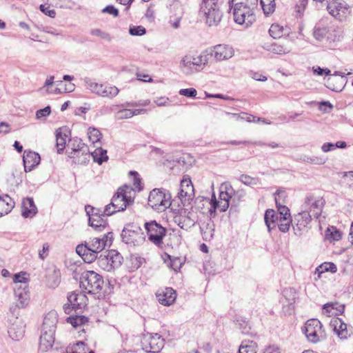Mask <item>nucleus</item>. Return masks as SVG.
<instances>
[{
	"mask_svg": "<svg viewBox=\"0 0 353 353\" xmlns=\"http://www.w3.org/2000/svg\"><path fill=\"white\" fill-rule=\"evenodd\" d=\"M276 203V207H277V214H279V217L282 216H288L290 217V210L288 207L285 205H282L281 204L279 203L278 199L275 198Z\"/></svg>",
	"mask_w": 353,
	"mask_h": 353,
	"instance_id": "56",
	"label": "nucleus"
},
{
	"mask_svg": "<svg viewBox=\"0 0 353 353\" xmlns=\"http://www.w3.org/2000/svg\"><path fill=\"white\" fill-rule=\"evenodd\" d=\"M14 296L17 301V305L19 307H24L28 303L29 291L27 283H21L14 287Z\"/></svg>",
	"mask_w": 353,
	"mask_h": 353,
	"instance_id": "18",
	"label": "nucleus"
},
{
	"mask_svg": "<svg viewBox=\"0 0 353 353\" xmlns=\"http://www.w3.org/2000/svg\"><path fill=\"white\" fill-rule=\"evenodd\" d=\"M8 334L13 340L19 341L23 337L24 330L21 325H12L8 329Z\"/></svg>",
	"mask_w": 353,
	"mask_h": 353,
	"instance_id": "44",
	"label": "nucleus"
},
{
	"mask_svg": "<svg viewBox=\"0 0 353 353\" xmlns=\"http://www.w3.org/2000/svg\"><path fill=\"white\" fill-rule=\"evenodd\" d=\"M182 17V15L170 16L168 21L170 26L174 29H178L180 27Z\"/></svg>",
	"mask_w": 353,
	"mask_h": 353,
	"instance_id": "58",
	"label": "nucleus"
},
{
	"mask_svg": "<svg viewBox=\"0 0 353 353\" xmlns=\"http://www.w3.org/2000/svg\"><path fill=\"white\" fill-rule=\"evenodd\" d=\"M174 222L183 230H188L194 225V221L186 215L174 217Z\"/></svg>",
	"mask_w": 353,
	"mask_h": 353,
	"instance_id": "35",
	"label": "nucleus"
},
{
	"mask_svg": "<svg viewBox=\"0 0 353 353\" xmlns=\"http://www.w3.org/2000/svg\"><path fill=\"white\" fill-rule=\"evenodd\" d=\"M327 10L330 15L340 21L346 19L350 14V8L343 1L332 0L327 4Z\"/></svg>",
	"mask_w": 353,
	"mask_h": 353,
	"instance_id": "16",
	"label": "nucleus"
},
{
	"mask_svg": "<svg viewBox=\"0 0 353 353\" xmlns=\"http://www.w3.org/2000/svg\"><path fill=\"white\" fill-rule=\"evenodd\" d=\"M179 68L181 72L186 75H190L203 70L197 54H185L182 57Z\"/></svg>",
	"mask_w": 353,
	"mask_h": 353,
	"instance_id": "12",
	"label": "nucleus"
},
{
	"mask_svg": "<svg viewBox=\"0 0 353 353\" xmlns=\"http://www.w3.org/2000/svg\"><path fill=\"white\" fill-rule=\"evenodd\" d=\"M123 242L126 244H135L139 234L135 231L124 228L121 232Z\"/></svg>",
	"mask_w": 353,
	"mask_h": 353,
	"instance_id": "36",
	"label": "nucleus"
},
{
	"mask_svg": "<svg viewBox=\"0 0 353 353\" xmlns=\"http://www.w3.org/2000/svg\"><path fill=\"white\" fill-rule=\"evenodd\" d=\"M257 343L253 341H243L239 348V353H256Z\"/></svg>",
	"mask_w": 353,
	"mask_h": 353,
	"instance_id": "39",
	"label": "nucleus"
},
{
	"mask_svg": "<svg viewBox=\"0 0 353 353\" xmlns=\"http://www.w3.org/2000/svg\"><path fill=\"white\" fill-rule=\"evenodd\" d=\"M240 181L247 185H257L259 184V180L258 179L251 177L246 174H242L240 176Z\"/></svg>",
	"mask_w": 353,
	"mask_h": 353,
	"instance_id": "55",
	"label": "nucleus"
},
{
	"mask_svg": "<svg viewBox=\"0 0 353 353\" xmlns=\"http://www.w3.org/2000/svg\"><path fill=\"white\" fill-rule=\"evenodd\" d=\"M68 301L73 309L81 310L87 305L88 298L83 292L74 291L68 296Z\"/></svg>",
	"mask_w": 353,
	"mask_h": 353,
	"instance_id": "19",
	"label": "nucleus"
},
{
	"mask_svg": "<svg viewBox=\"0 0 353 353\" xmlns=\"http://www.w3.org/2000/svg\"><path fill=\"white\" fill-rule=\"evenodd\" d=\"M194 188L192 182L190 179H183L181 181L180 190L178 196L181 200L188 197L191 198L193 194Z\"/></svg>",
	"mask_w": 353,
	"mask_h": 353,
	"instance_id": "29",
	"label": "nucleus"
},
{
	"mask_svg": "<svg viewBox=\"0 0 353 353\" xmlns=\"http://www.w3.org/2000/svg\"><path fill=\"white\" fill-rule=\"evenodd\" d=\"M154 102L158 105V106H168L170 105V99L166 97H157Z\"/></svg>",
	"mask_w": 353,
	"mask_h": 353,
	"instance_id": "63",
	"label": "nucleus"
},
{
	"mask_svg": "<svg viewBox=\"0 0 353 353\" xmlns=\"http://www.w3.org/2000/svg\"><path fill=\"white\" fill-rule=\"evenodd\" d=\"M330 326L341 339H346L351 334V330L348 329L347 325L341 319H332L330 321Z\"/></svg>",
	"mask_w": 353,
	"mask_h": 353,
	"instance_id": "20",
	"label": "nucleus"
},
{
	"mask_svg": "<svg viewBox=\"0 0 353 353\" xmlns=\"http://www.w3.org/2000/svg\"><path fill=\"white\" fill-rule=\"evenodd\" d=\"M279 217V214L274 210H266L264 219L269 232L276 227Z\"/></svg>",
	"mask_w": 353,
	"mask_h": 353,
	"instance_id": "33",
	"label": "nucleus"
},
{
	"mask_svg": "<svg viewBox=\"0 0 353 353\" xmlns=\"http://www.w3.org/2000/svg\"><path fill=\"white\" fill-rule=\"evenodd\" d=\"M67 151L70 158H77L79 153L81 154L82 159L78 160L79 164L85 163L90 160V154L88 147L78 137L68 140Z\"/></svg>",
	"mask_w": 353,
	"mask_h": 353,
	"instance_id": "8",
	"label": "nucleus"
},
{
	"mask_svg": "<svg viewBox=\"0 0 353 353\" xmlns=\"http://www.w3.org/2000/svg\"><path fill=\"white\" fill-rule=\"evenodd\" d=\"M269 33L274 39L281 38L283 35L288 33V28L279 23H273L269 29Z\"/></svg>",
	"mask_w": 353,
	"mask_h": 353,
	"instance_id": "40",
	"label": "nucleus"
},
{
	"mask_svg": "<svg viewBox=\"0 0 353 353\" xmlns=\"http://www.w3.org/2000/svg\"><path fill=\"white\" fill-rule=\"evenodd\" d=\"M325 239L332 242L339 241L341 239V232L335 227H330L325 231Z\"/></svg>",
	"mask_w": 353,
	"mask_h": 353,
	"instance_id": "46",
	"label": "nucleus"
},
{
	"mask_svg": "<svg viewBox=\"0 0 353 353\" xmlns=\"http://www.w3.org/2000/svg\"><path fill=\"white\" fill-rule=\"evenodd\" d=\"M327 87L335 92H340L343 88V77H330L327 80Z\"/></svg>",
	"mask_w": 353,
	"mask_h": 353,
	"instance_id": "41",
	"label": "nucleus"
},
{
	"mask_svg": "<svg viewBox=\"0 0 353 353\" xmlns=\"http://www.w3.org/2000/svg\"><path fill=\"white\" fill-rule=\"evenodd\" d=\"M141 345L147 352H159L164 345V340L159 334L147 333L143 336Z\"/></svg>",
	"mask_w": 353,
	"mask_h": 353,
	"instance_id": "13",
	"label": "nucleus"
},
{
	"mask_svg": "<svg viewBox=\"0 0 353 353\" xmlns=\"http://www.w3.org/2000/svg\"><path fill=\"white\" fill-rule=\"evenodd\" d=\"M260 3L265 16H270L275 11V0H260Z\"/></svg>",
	"mask_w": 353,
	"mask_h": 353,
	"instance_id": "45",
	"label": "nucleus"
},
{
	"mask_svg": "<svg viewBox=\"0 0 353 353\" xmlns=\"http://www.w3.org/2000/svg\"><path fill=\"white\" fill-rule=\"evenodd\" d=\"M122 259L119 253L112 250L107 255L101 254L97 259V263L103 270L110 272L121 265Z\"/></svg>",
	"mask_w": 353,
	"mask_h": 353,
	"instance_id": "11",
	"label": "nucleus"
},
{
	"mask_svg": "<svg viewBox=\"0 0 353 353\" xmlns=\"http://www.w3.org/2000/svg\"><path fill=\"white\" fill-rule=\"evenodd\" d=\"M210 48L215 62L228 61L235 54L234 48L229 44H217Z\"/></svg>",
	"mask_w": 353,
	"mask_h": 353,
	"instance_id": "14",
	"label": "nucleus"
},
{
	"mask_svg": "<svg viewBox=\"0 0 353 353\" xmlns=\"http://www.w3.org/2000/svg\"><path fill=\"white\" fill-rule=\"evenodd\" d=\"M263 353H281V350L278 346L270 345L264 349Z\"/></svg>",
	"mask_w": 353,
	"mask_h": 353,
	"instance_id": "64",
	"label": "nucleus"
},
{
	"mask_svg": "<svg viewBox=\"0 0 353 353\" xmlns=\"http://www.w3.org/2000/svg\"><path fill=\"white\" fill-rule=\"evenodd\" d=\"M325 203L323 197L308 196L305 198L302 208L317 219L321 215Z\"/></svg>",
	"mask_w": 353,
	"mask_h": 353,
	"instance_id": "15",
	"label": "nucleus"
},
{
	"mask_svg": "<svg viewBox=\"0 0 353 353\" xmlns=\"http://www.w3.org/2000/svg\"><path fill=\"white\" fill-rule=\"evenodd\" d=\"M200 14L208 26H218L223 17L221 2L219 0H203Z\"/></svg>",
	"mask_w": 353,
	"mask_h": 353,
	"instance_id": "3",
	"label": "nucleus"
},
{
	"mask_svg": "<svg viewBox=\"0 0 353 353\" xmlns=\"http://www.w3.org/2000/svg\"><path fill=\"white\" fill-rule=\"evenodd\" d=\"M227 114L228 116H230V117H232L233 119H235L236 120L241 119L246 120L248 122H251L252 117V115L248 114H245V113H243V116H240V115H239L237 114L229 113V112H228Z\"/></svg>",
	"mask_w": 353,
	"mask_h": 353,
	"instance_id": "62",
	"label": "nucleus"
},
{
	"mask_svg": "<svg viewBox=\"0 0 353 353\" xmlns=\"http://www.w3.org/2000/svg\"><path fill=\"white\" fill-rule=\"evenodd\" d=\"M14 207V201L8 196L5 194L0 196V217L8 214Z\"/></svg>",
	"mask_w": 353,
	"mask_h": 353,
	"instance_id": "28",
	"label": "nucleus"
},
{
	"mask_svg": "<svg viewBox=\"0 0 353 353\" xmlns=\"http://www.w3.org/2000/svg\"><path fill=\"white\" fill-rule=\"evenodd\" d=\"M302 161L311 164H315V165H323L325 163V160L321 157H316V156H303L301 158Z\"/></svg>",
	"mask_w": 353,
	"mask_h": 353,
	"instance_id": "54",
	"label": "nucleus"
},
{
	"mask_svg": "<svg viewBox=\"0 0 353 353\" xmlns=\"http://www.w3.org/2000/svg\"><path fill=\"white\" fill-rule=\"evenodd\" d=\"M267 50L276 54H286L292 51V46L289 43H274L271 44Z\"/></svg>",
	"mask_w": 353,
	"mask_h": 353,
	"instance_id": "32",
	"label": "nucleus"
},
{
	"mask_svg": "<svg viewBox=\"0 0 353 353\" xmlns=\"http://www.w3.org/2000/svg\"><path fill=\"white\" fill-rule=\"evenodd\" d=\"M337 271L336 265L330 262H325L320 265L315 271V274H318V277L320 278L323 273L330 272L334 273Z\"/></svg>",
	"mask_w": 353,
	"mask_h": 353,
	"instance_id": "43",
	"label": "nucleus"
},
{
	"mask_svg": "<svg viewBox=\"0 0 353 353\" xmlns=\"http://www.w3.org/2000/svg\"><path fill=\"white\" fill-rule=\"evenodd\" d=\"M92 210V215L89 219V224L91 227L98 231H101L107 226V221L103 218L106 216L103 213V210L101 211L98 208H90Z\"/></svg>",
	"mask_w": 353,
	"mask_h": 353,
	"instance_id": "17",
	"label": "nucleus"
},
{
	"mask_svg": "<svg viewBox=\"0 0 353 353\" xmlns=\"http://www.w3.org/2000/svg\"><path fill=\"white\" fill-rule=\"evenodd\" d=\"M88 136L90 141L92 143H98L102 137V134L100 131L95 128H88Z\"/></svg>",
	"mask_w": 353,
	"mask_h": 353,
	"instance_id": "50",
	"label": "nucleus"
},
{
	"mask_svg": "<svg viewBox=\"0 0 353 353\" xmlns=\"http://www.w3.org/2000/svg\"><path fill=\"white\" fill-rule=\"evenodd\" d=\"M54 343V332L41 331L39 341V350L46 352L52 347Z\"/></svg>",
	"mask_w": 353,
	"mask_h": 353,
	"instance_id": "23",
	"label": "nucleus"
},
{
	"mask_svg": "<svg viewBox=\"0 0 353 353\" xmlns=\"http://www.w3.org/2000/svg\"><path fill=\"white\" fill-rule=\"evenodd\" d=\"M39 8H40V10L43 13H44L45 14H46L52 18H54L56 15L55 10L53 9H50V7L48 5V3H46L44 5L41 4Z\"/></svg>",
	"mask_w": 353,
	"mask_h": 353,
	"instance_id": "60",
	"label": "nucleus"
},
{
	"mask_svg": "<svg viewBox=\"0 0 353 353\" xmlns=\"http://www.w3.org/2000/svg\"><path fill=\"white\" fill-rule=\"evenodd\" d=\"M84 84L86 90H89L92 94L101 97L103 83L97 82L91 78L85 77L84 79Z\"/></svg>",
	"mask_w": 353,
	"mask_h": 353,
	"instance_id": "30",
	"label": "nucleus"
},
{
	"mask_svg": "<svg viewBox=\"0 0 353 353\" xmlns=\"http://www.w3.org/2000/svg\"><path fill=\"white\" fill-rule=\"evenodd\" d=\"M86 347L83 342H78L67 347L65 353H86Z\"/></svg>",
	"mask_w": 353,
	"mask_h": 353,
	"instance_id": "51",
	"label": "nucleus"
},
{
	"mask_svg": "<svg viewBox=\"0 0 353 353\" xmlns=\"http://www.w3.org/2000/svg\"><path fill=\"white\" fill-rule=\"evenodd\" d=\"M292 222V219L288 216L279 217L276 225L279 230L283 232H286L290 229V224Z\"/></svg>",
	"mask_w": 353,
	"mask_h": 353,
	"instance_id": "52",
	"label": "nucleus"
},
{
	"mask_svg": "<svg viewBox=\"0 0 353 353\" xmlns=\"http://www.w3.org/2000/svg\"><path fill=\"white\" fill-rule=\"evenodd\" d=\"M148 239L152 243L160 246L166 234V229L156 221H150L144 223Z\"/></svg>",
	"mask_w": 353,
	"mask_h": 353,
	"instance_id": "10",
	"label": "nucleus"
},
{
	"mask_svg": "<svg viewBox=\"0 0 353 353\" xmlns=\"http://www.w3.org/2000/svg\"><path fill=\"white\" fill-rule=\"evenodd\" d=\"M256 6H252L250 3L240 2L234 6L233 16L234 21L245 28L250 27L256 20L254 10Z\"/></svg>",
	"mask_w": 353,
	"mask_h": 353,
	"instance_id": "5",
	"label": "nucleus"
},
{
	"mask_svg": "<svg viewBox=\"0 0 353 353\" xmlns=\"http://www.w3.org/2000/svg\"><path fill=\"white\" fill-rule=\"evenodd\" d=\"M158 301L165 306L172 305L176 300V292L171 288H166L157 293Z\"/></svg>",
	"mask_w": 353,
	"mask_h": 353,
	"instance_id": "22",
	"label": "nucleus"
},
{
	"mask_svg": "<svg viewBox=\"0 0 353 353\" xmlns=\"http://www.w3.org/2000/svg\"><path fill=\"white\" fill-rule=\"evenodd\" d=\"M197 56L199 59L203 69L209 65L210 59L212 58L210 48H208L201 51L199 54H197Z\"/></svg>",
	"mask_w": 353,
	"mask_h": 353,
	"instance_id": "48",
	"label": "nucleus"
},
{
	"mask_svg": "<svg viewBox=\"0 0 353 353\" xmlns=\"http://www.w3.org/2000/svg\"><path fill=\"white\" fill-rule=\"evenodd\" d=\"M41 161L38 153L32 151H25L23 157L24 170L27 172L32 171L37 166Z\"/></svg>",
	"mask_w": 353,
	"mask_h": 353,
	"instance_id": "21",
	"label": "nucleus"
},
{
	"mask_svg": "<svg viewBox=\"0 0 353 353\" xmlns=\"http://www.w3.org/2000/svg\"><path fill=\"white\" fill-rule=\"evenodd\" d=\"M119 93V89L108 83H103L101 97L112 99Z\"/></svg>",
	"mask_w": 353,
	"mask_h": 353,
	"instance_id": "38",
	"label": "nucleus"
},
{
	"mask_svg": "<svg viewBox=\"0 0 353 353\" xmlns=\"http://www.w3.org/2000/svg\"><path fill=\"white\" fill-rule=\"evenodd\" d=\"M304 333L307 340L314 343L321 341L325 338L322 324L316 319L307 321L304 327Z\"/></svg>",
	"mask_w": 353,
	"mask_h": 353,
	"instance_id": "9",
	"label": "nucleus"
},
{
	"mask_svg": "<svg viewBox=\"0 0 353 353\" xmlns=\"http://www.w3.org/2000/svg\"><path fill=\"white\" fill-rule=\"evenodd\" d=\"M148 204L155 211L163 212L171 205V195L166 190L155 188L149 194Z\"/></svg>",
	"mask_w": 353,
	"mask_h": 353,
	"instance_id": "6",
	"label": "nucleus"
},
{
	"mask_svg": "<svg viewBox=\"0 0 353 353\" xmlns=\"http://www.w3.org/2000/svg\"><path fill=\"white\" fill-rule=\"evenodd\" d=\"M66 321L71 324L73 327L77 328L87 323L88 318L85 316H71L68 317Z\"/></svg>",
	"mask_w": 353,
	"mask_h": 353,
	"instance_id": "47",
	"label": "nucleus"
},
{
	"mask_svg": "<svg viewBox=\"0 0 353 353\" xmlns=\"http://www.w3.org/2000/svg\"><path fill=\"white\" fill-rule=\"evenodd\" d=\"M90 157H92L94 161L100 165L106 161L108 159L107 151L105 150H103L100 147L97 148L94 152H90Z\"/></svg>",
	"mask_w": 353,
	"mask_h": 353,
	"instance_id": "42",
	"label": "nucleus"
},
{
	"mask_svg": "<svg viewBox=\"0 0 353 353\" xmlns=\"http://www.w3.org/2000/svg\"><path fill=\"white\" fill-rule=\"evenodd\" d=\"M133 189L128 185H123L118 188L117 192L112 196L110 203L107 205L103 213L107 216L123 211L127 206L134 202Z\"/></svg>",
	"mask_w": 353,
	"mask_h": 353,
	"instance_id": "2",
	"label": "nucleus"
},
{
	"mask_svg": "<svg viewBox=\"0 0 353 353\" xmlns=\"http://www.w3.org/2000/svg\"><path fill=\"white\" fill-rule=\"evenodd\" d=\"M179 94L189 98H195L197 94V91L194 88L181 89Z\"/></svg>",
	"mask_w": 353,
	"mask_h": 353,
	"instance_id": "57",
	"label": "nucleus"
},
{
	"mask_svg": "<svg viewBox=\"0 0 353 353\" xmlns=\"http://www.w3.org/2000/svg\"><path fill=\"white\" fill-rule=\"evenodd\" d=\"M327 27H315L313 30L314 37L319 41L327 40Z\"/></svg>",
	"mask_w": 353,
	"mask_h": 353,
	"instance_id": "49",
	"label": "nucleus"
},
{
	"mask_svg": "<svg viewBox=\"0 0 353 353\" xmlns=\"http://www.w3.org/2000/svg\"><path fill=\"white\" fill-rule=\"evenodd\" d=\"M112 239V234L110 232L104 234L102 238H91L84 244L77 245L76 252L85 263H90L97 259L98 254L105 249L108 241L111 244Z\"/></svg>",
	"mask_w": 353,
	"mask_h": 353,
	"instance_id": "1",
	"label": "nucleus"
},
{
	"mask_svg": "<svg viewBox=\"0 0 353 353\" xmlns=\"http://www.w3.org/2000/svg\"><path fill=\"white\" fill-rule=\"evenodd\" d=\"M166 7L170 10V14H172L174 16H183V6L179 0H168L166 3Z\"/></svg>",
	"mask_w": 353,
	"mask_h": 353,
	"instance_id": "37",
	"label": "nucleus"
},
{
	"mask_svg": "<svg viewBox=\"0 0 353 353\" xmlns=\"http://www.w3.org/2000/svg\"><path fill=\"white\" fill-rule=\"evenodd\" d=\"M344 312V306L339 303H328L323 307V314L327 316H338Z\"/></svg>",
	"mask_w": 353,
	"mask_h": 353,
	"instance_id": "27",
	"label": "nucleus"
},
{
	"mask_svg": "<svg viewBox=\"0 0 353 353\" xmlns=\"http://www.w3.org/2000/svg\"><path fill=\"white\" fill-rule=\"evenodd\" d=\"M56 137L57 151L59 153H61L65 147L68 136L65 134H62L60 132L57 133Z\"/></svg>",
	"mask_w": 353,
	"mask_h": 353,
	"instance_id": "53",
	"label": "nucleus"
},
{
	"mask_svg": "<svg viewBox=\"0 0 353 353\" xmlns=\"http://www.w3.org/2000/svg\"><path fill=\"white\" fill-rule=\"evenodd\" d=\"M102 276L94 271L84 272L81 277L80 287L88 294L101 296L103 286Z\"/></svg>",
	"mask_w": 353,
	"mask_h": 353,
	"instance_id": "4",
	"label": "nucleus"
},
{
	"mask_svg": "<svg viewBox=\"0 0 353 353\" xmlns=\"http://www.w3.org/2000/svg\"><path fill=\"white\" fill-rule=\"evenodd\" d=\"M312 216L307 211L302 208V211L294 216L296 229L299 231L304 230L311 222Z\"/></svg>",
	"mask_w": 353,
	"mask_h": 353,
	"instance_id": "25",
	"label": "nucleus"
},
{
	"mask_svg": "<svg viewBox=\"0 0 353 353\" xmlns=\"http://www.w3.org/2000/svg\"><path fill=\"white\" fill-rule=\"evenodd\" d=\"M145 32V28L141 26H131L129 29V33L132 36H142Z\"/></svg>",
	"mask_w": 353,
	"mask_h": 353,
	"instance_id": "59",
	"label": "nucleus"
},
{
	"mask_svg": "<svg viewBox=\"0 0 353 353\" xmlns=\"http://www.w3.org/2000/svg\"><path fill=\"white\" fill-rule=\"evenodd\" d=\"M327 40L329 42L339 41L343 37V30L341 28L332 26L327 27Z\"/></svg>",
	"mask_w": 353,
	"mask_h": 353,
	"instance_id": "34",
	"label": "nucleus"
},
{
	"mask_svg": "<svg viewBox=\"0 0 353 353\" xmlns=\"http://www.w3.org/2000/svg\"><path fill=\"white\" fill-rule=\"evenodd\" d=\"M147 112L145 109H135L130 110L123 108L118 110L115 114V118L118 120L126 119L132 118L133 116H136L141 114H145Z\"/></svg>",
	"mask_w": 353,
	"mask_h": 353,
	"instance_id": "31",
	"label": "nucleus"
},
{
	"mask_svg": "<svg viewBox=\"0 0 353 353\" xmlns=\"http://www.w3.org/2000/svg\"><path fill=\"white\" fill-rule=\"evenodd\" d=\"M234 192L232 187L230 184H221L220 187L219 201H216L214 198V199H212L210 201V214H212L213 212H215L216 210H219L220 212L226 211L229 208L230 200L231 199Z\"/></svg>",
	"mask_w": 353,
	"mask_h": 353,
	"instance_id": "7",
	"label": "nucleus"
},
{
	"mask_svg": "<svg viewBox=\"0 0 353 353\" xmlns=\"http://www.w3.org/2000/svg\"><path fill=\"white\" fill-rule=\"evenodd\" d=\"M37 212V208L32 198H26L22 201V216L25 218L34 216Z\"/></svg>",
	"mask_w": 353,
	"mask_h": 353,
	"instance_id": "26",
	"label": "nucleus"
},
{
	"mask_svg": "<svg viewBox=\"0 0 353 353\" xmlns=\"http://www.w3.org/2000/svg\"><path fill=\"white\" fill-rule=\"evenodd\" d=\"M58 322L57 313L54 310L50 311L44 317L41 331L55 332Z\"/></svg>",
	"mask_w": 353,
	"mask_h": 353,
	"instance_id": "24",
	"label": "nucleus"
},
{
	"mask_svg": "<svg viewBox=\"0 0 353 353\" xmlns=\"http://www.w3.org/2000/svg\"><path fill=\"white\" fill-rule=\"evenodd\" d=\"M51 112V109L50 106H46L43 109H40L36 112V117L38 119H41L43 118H46L48 117Z\"/></svg>",
	"mask_w": 353,
	"mask_h": 353,
	"instance_id": "61",
	"label": "nucleus"
}]
</instances>
